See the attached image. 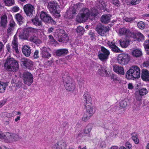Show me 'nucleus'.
<instances>
[{
    "label": "nucleus",
    "mask_w": 149,
    "mask_h": 149,
    "mask_svg": "<svg viewBox=\"0 0 149 149\" xmlns=\"http://www.w3.org/2000/svg\"><path fill=\"white\" fill-rule=\"evenodd\" d=\"M83 13L81 14L77 19L78 22H83L87 20L89 17L90 15L93 18L96 17L98 14V12L96 10L93 9L92 10L91 13L88 9L85 8L83 9Z\"/></svg>",
    "instance_id": "obj_1"
},
{
    "label": "nucleus",
    "mask_w": 149,
    "mask_h": 149,
    "mask_svg": "<svg viewBox=\"0 0 149 149\" xmlns=\"http://www.w3.org/2000/svg\"><path fill=\"white\" fill-rule=\"evenodd\" d=\"M140 76V70L137 66L131 67L126 73V77L128 79H133L139 78Z\"/></svg>",
    "instance_id": "obj_2"
},
{
    "label": "nucleus",
    "mask_w": 149,
    "mask_h": 149,
    "mask_svg": "<svg viewBox=\"0 0 149 149\" xmlns=\"http://www.w3.org/2000/svg\"><path fill=\"white\" fill-rule=\"evenodd\" d=\"M4 65L6 70L8 71H17L19 69L17 62L13 58L7 59Z\"/></svg>",
    "instance_id": "obj_3"
},
{
    "label": "nucleus",
    "mask_w": 149,
    "mask_h": 149,
    "mask_svg": "<svg viewBox=\"0 0 149 149\" xmlns=\"http://www.w3.org/2000/svg\"><path fill=\"white\" fill-rule=\"evenodd\" d=\"M64 86L66 90L72 91L75 88V84L74 81L66 73L62 77Z\"/></svg>",
    "instance_id": "obj_4"
},
{
    "label": "nucleus",
    "mask_w": 149,
    "mask_h": 149,
    "mask_svg": "<svg viewBox=\"0 0 149 149\" xmlns=\"http://www.w3.org/2000/svg\"><path fill=\"white\" fill-rule=\"evenodd\" d=\"M1 139H3L6 142L16 141L20 139L18 135L9 132L3 133Z\"/></svg>",
    "instance_id": "obj_5"
},
{
    "label": "nucleus",
    "mask_w": 149,
    "mask_h": 149,
    "mask_svg": "<svg viewBox=\"0 0 149 149\" xmlns=\"http://www.w3.org/2000/svg\"><path fill=\"white\" fill-rule=\"evenodd\" d=\"M101 49V52L98 54V57L102 61L105 62L109 58L110 52L109 50L103 46H102Z\"/></svg>",
    "instance_id": "obj_6"
},
{
    "label": "nucleus",
    "mask_w": 149,
    "mask_h": 149,
    "mask_svg": "<svg viewBox=\"0 0 149 149\" xmlns=\"http://www.w3.org/2000/svg\"><path fill=\"white\" fill-rule=\"evenodd\" d=\"M23 9L27 16L32 18L35 16V8L32 4L29 3L25 5L24 6Z\"/></svg>",
    "instance_id": "obj_7"
},
{
    "label": "nucleus",
    "mask_w": 149,
    "mask_h": 149,
    "mask_svg": "<svg viewBox=\"0 0 149 149\" xmlns=\"http://www.w3.org/2000/svg\"><path fill=\"white\" fill-rule=\"evenodd\" d=\"M40 17L43 21L46 23H51L53 24L56 23L55 22L53 19L50 15L43 11L40 13Z\"/></svg>",
    "instance_id": "obj_8"
},
{
    "label": "nucleus",
    "mask_w": 149,
    "mask_h": 149,
    "mask_svg": "<svg viewBox=\"0 0 149 149\" xmlns=\"http://www.w3.org/2000/svg\"><path fill=\"white\" fill-rule=\"evenodd\" d=\"M117 59L118 63L121 65H125L130 61V56L127 54L122 53L118 55Z\"/></svg>",
    "instance_id": "obj_9"
},
{
    "label": "nucleus",
    "mask_w": 149,
    "mask_h": 149,
    "mask_svg": "<svg viewBox=\"0 0 149 149\" xmlns=\"http://www.w3.org/2000/svg\"><path fill=\"white\" fill-rule=\"evenodd\" d=\"M23 79L24 84L29 86L33 82V75L30 72H25L23 75Z\"/></svg>",
    "instance_id": "obj_10"
},
{
    "label": "nucleus",
    "mask_w": 149,
    "mask_h": 149,
    "mask_svg": "<svg viewBox=\"0 0 149 149\" xmlns=\"http://www.w3.org/2000/svg\"><path fill=\"white\" fill-rule=\"evenodd\" d=\"M109 30L108 26H105L101 24H97L95 29V30L97 33L101 36H104L105 34L108 32Z\"/></svg>",
    "instance_id": "obj_11"
},
{
    "label": "nucleus",
    "mask_w": 149,
    "mask_h": 149,
    "mask_svg": "<svg viewBox=\"0 0 149 149\" xmlns=\"http://www.w3.org/2000/svg\"><path fill=\"white\" fill-rule=\"evenodd\" d=\"M21 65L23 67L31 69L33 66L32 61L26 58H23L21 59L20 61Z\"/></svg>",
    "instance_id": "obj_12"
},
{
    "label": "nucleus",
    "mask_w": 149,
    "mask_h": 149,
    "mask_svg": "<svg viewBox=\"0 0 149 149\" xmlns=\"http://www.w3.org/2000/svg\"><path fill=\"white\" fill-rule=\"evenodd\" d=\"M47 8L51 13L57 12L59 6L58 3L55 1H52L48 3Z\"/></svg>",
    "instance_id": "obj_13"
},
{
    "label": "nucleus",
    "mask_w": 149,
    "mask_h": 149,
    "mask_svg": "<svg viewBox=\"0 0 149 149\" xmlns=\"http://www.w3.org/2000/svg\"><path fill=\"white\" fill-rule=\"evenodd\" d=\"M41 53L42 54V57L47 58L51 56V49L48 47H44L40 48Z\"/></svg>",
    "instance_id": "obj_14"
},
{
    "label": "nucleus",
    "mask_w": 149,
    "mask_h": 149,
    "mask_svg": "<svg viewBox=\"0 0 149 149\" xmlns=\"http://www.w3.org/2000/svg\"><path fill=\"white\" fill-rule=\"evenodd\" d=\"M67 144L65 141L62 140L54 145L52 149H66Z\"/></svg>",
    "instance_id": "obj_15"
},
{
    "label": "nucleus",
    "mask_w": 149,
    "mask_h": 149,
    "mask_svg": "<svg viewBox=\"0 0 149 149\" xmlns=\"http://www.w3.org/2000/svg\"><path fill=\"white\" fill-rule=\"evenodd\" d=\"M63 33L61 34L59 33L57 35L58 39L59 42H66L69 40V37L68 34L65 33V32L62 30Z\"/></svg>",
    "instance_id": "obj_16"
},
{
    "label": "nucleus",
    "mask_w": 149,
    "mask_h": 149,
    "mask_svg": "<svg viewBox=\"0 0 149 149\" xmlns=\"http://www.w3.org/2000/svg\"><path fill=\"white\" fill-rule=\"evenodd\" d=\"M107 44L108 47L111 49L113 52L115 53H119L121 52L120 49L115 45L114 42L113 41H108Z\"/></svg>",
    "instance_id": "obj_17"
},
{
    "label": "nucleus",
    "mask_w": 149,
    "mask_h": 149,
    "mask_svg": "<svg viewBox=\"0 0 149 149\" xmlns=\"http://www.w3.org/2000/svg\"><path fill=\"white\" fill-rule=\"evenodd\" d=\"M119 33L121 35H125L127 37L131 38L132 32L129 29L125 28H122L119 29Z\"/></svg>",
    "instance_id": "obj_18"
},
{
    "label": "nucleus",
    "mask_w": 149,
    "mask_h": 149,
    "mask_svg": "<svg viewBox=\"0 0 149 149\" xmlns=\"http://www.w3.org/2000/svg\"><path fill=\"white\" fill-rule=\"evenodd\" d=\"M111 17L110 14L103 15L101 17V22L104 24H107L110 22Z\"/></svg>",
    "instance_id": "obj_19"
},
{
    "label": "nucleus",
    "mask_w": 149,
    "mask_h": 149,
    "mask_svg": "<svg viewBox=\"0 0 149 149\" xmlns=\"http://www.w3.org/2000/svg\"><path fill=\"white\" fill-rule=\"evenodd\" d=\"M131 38L139 41H142L144 40V37L143 35L140 32H137L135 33L132 32Z\"/></svg>",
    "instance_id": "obj_20"
},
{
    "label": "nucleus",
    "mask_w": 149,
    "mask_h": 149,
    "mask_svg": "<svg viewBox=\"0 0 149 149\" xmlns=\"http://www.w3.org/2000/svg\"><path fill=\"white\" fill-rule=\"evenodd\" d=\"M22 52L26 56L29 57L31 53L30 47L28 45H24L22 47Z\"/></svg>",
    "instance_id": "obj_21"
},
{
    "label": "nucleus",
    "mask_w": 149,
    "mask_h": 149,
    "mask_svg": "<svg viewBox=\"0 0 149 149\" xmlns=\"http://www.w3.org/2000/svg\"><path fill=\"white\" fill-rule=\"evenodd\" d=\"M113 69L115 72L118 74L123 75L125 74L124 69L123 67L121 66L117 65H114Z\"/></svg>",
    "instance_id": "obj_22"
},
{
    "label": "nucleus",
    "mask_w": 149,
    "mask_h": 149,
    "mask_svg": "<svg viewBox=\"0 0 149 149\" xmlns=\"http://www.w3.org/2000/svg\"><path fill=\"white\" fill-rule=\"evenodd\" d=\"M98 73L102 76L109 77V74L105 69L103 67L100 66L97 71Z\"/></svg>",
    "instance_id": "obj_23"
},
{
    "label": "nucleus",
    "mask_w": 149,
    "mask_h": 149,
    "mask_svg": "<svg viewBox=\"0 0 149 149\" xmlns=\"http://www.w3.org/2000/svg\"><path fill=\"white\" fill-rule=\"evenodd\" d=\"M68 52V50L66 49H59L56 51V55L58 56H61L67 54Z\"/></svg>",
    "instance_id": "obj_24"
},
{
    "label": "nucleus",
    "mask_w": 149,
    "mask_h": 149,
    "mask_svg": "<svg viewBox=\"0 0 149 149\" xmlns=\"http://www.w3.org/2000/svg\"><path fill=\"white\" fill-rule=\"evenodd\" d=\"M141 77L144 81H149V71L147 70H143L142 71Z\"/></svg>",
    "instance_id": "obj_25"
},
{
    "label": "nucleus",
    "mask_w": 149,
    "mask_h": 149,
    "mask_svg": "<svg viewBox=\"0 0 149 149\" xmlns=\"http://www.w3.org/2000/svg\"><path fill=\"white\" fill-rule=\"evenodd\" d=\"M15 26V22L13 20H11L9 22L8 27L7 29V33L8 34H10L12 33Z\"/></svg>",
    "instance_id": "obj_26"
},
{
    "label": "nucleus",
    "mask_w": 149,
    "mask_h": 149,
    "mask_svg": "<svg viewBox=\"0 0 149 149\" xmlns=\"http://www.w3.org/2000/svg\"><path fill=\"white\" fill-rule=\"evenodd\" d=\"M84 101L85 102L86 104H89L91 103L92 98L90 95L87 92H85L84 95Z\"/></svg>",
    "instance_id": "obj_27"
},
{
    "label": "nucleus",
    "mask_w": 149,
    "mask_h": 149,
    "mask_svg": "<svg viewBox=\"0 0 149 149\" xmlns=\"http://www.w3.org/2000/svg\"><path fill=\"white\" fill-rule=\"evenodd\" d=\"M85 105L86 111V113L93 116L94 113L93 111V107L92 104L89 103V104H85Z\"/></svg>",
    "instance_id": "obj_28"
},
{
    "label": "nucleus",
    "mask_w": 149,
    "mask_h": 149,
    "mask_svg": "<svg viewBox=\"0 0 149 149\" xmlns=\"http://www.w3.org/2000/svg\"><path fill=\"white\" fill-rule=\"evenodd\" d=\"M18 42L13 40L12 43V49L13 52H15L16 53H18L19 51L18 49Z\"/></svg>",
    "instance_id": "obj_29"
},
{
    "label": "nucleus",
    "mask_w": 149,
    "mask_h": 149,
    "mask_svg": "<svg viewBox=\"0 0 149 149\" xmlns=\"http://www.w3.org/2000/svg\"><path fill=\"white\" fill-rule=\"evenodd\" d=\"M31 20L34 25L36 26H42V22L38 17H35L34 18L32 19Z\"/></svg>",
    "instance_id": "obj_30"
},
{
    "label": "nucleus",
    "mask_w": 149,
    "mask_h": 149,
    "mask_svg": "<svg viewBox=\"0 0 149 149\" xmlns=\"http://www.w3.org/2000/svg\"><path fill=\"white\" fill-rule=\"evenodd\" d=\"M132 55L136 57H141L142 55V52L141 49H136L134 50L132 52Z\"/></svg>",
    "instance_id": "obj_31"
},
{
    "label": "nucleus",
    "mask_w": 149,
    "mask_h": 149,
    "mask_svg": "<svg viewBox=\"0 0 149 149\" xmlns=\"http://www.w3.org/2000/svg\"><path fill=\"white\" fill-rule=\"evenodd\" d=\"M7 23V17L6 15H3L1 19V24L3 27H5Z\"/></svg>",
    "instance_id": "obj_32"
},
{
    "label": "nucleus",
    "mask_w": 149,
    "mask_h": 149,
    "mask_svg": "<svg viewBox=\"0 0 149 149\" xmlns=\"http://www.w3.org/2000/svg\"><path fill=\"white\" fill-rule=\"evenodd\" d=\"M29 41L36 44H39L40 40L37 37L33 35L31 36L29 38Z\"/></svg>",
    "instance_id": "obj_33"
},
{
    "label": "nucleus",
    "mask_w": 149,
    "mask_h": 149,
    "mask_svg": "<svg viewBox=\"0 0 149 149\" xmlns=\"http://www.w3.org/2000/svg\"><path fill=\"white\" fill-rule=\"evenodd\" d=\"M85 31L84 28L80 26L77 27L76 29V31L79 35H83Z\"/></svg>",
    "instance_id": "obj_34"
},
{
    "label": "nucleus",
    "mask_w": 149,
    "mask_h": 149,
    "mask_svg": "<svg viewBox=\"0 0 149 149\" xmlns=\"http://www.w3.org/2000/svg\"><path fill=\"white\" fill-rule=\"evenodd\" d=\"M129 41L128 40H125L122 41L120 40V43L121 46L123 48H126L129 45Z\"/></svg>",
    "instance_id": "obj_35"
},
{
    "label": "nucleus",
    "mask_w": 149,
    "mask_h": 149,
    "mask_svg": "<svg viewBox=\"0 0 149 149\" xmlns=\"http://www.w3.org/2000/svg\"><path fill=\"white\" fill-rule=\"evenodd\" d=\"M8 85L7 83L3 82H0V93H3L5 91L6 88Z\"/></svg>",
    "instance_id": "obj_36"
},
{
    "label": "nucleus",
    "mask_w": 149,
    "mask_h": 149,
    "mask_svg": "<svg viewBox=\"0 0 149 149\" xmlns=\"http://www.w3.org/2000/svg\"><path fill=\"white\" fill-rule=\"evenodd\" d=\"M19 37L21 39L26 40L28 38V34L26 32L23 31L20 32L19 35Z\"/></svg>",
    "instance_id": "obj_37"
},
{
    "label": "nucleus",
    "mask_w": 149,
    "mask_h": 149,
    "mask_svg": "<svg viewBox=\"0 0 149 149\" xmlns=\"http://www.w3.org/2000/svg\"><path fill=\"white\" fill-rule=\"evenodd\" d=\"M15 18L17 21L19 22V24H22L23 23V18L19 13H17L15 15Z\"/></svg>",
    "instance_id": "obj_38"
},
{
    "label": "nucleus",
    "mask_w": 149,
    "mask_h": 149,
    "mask_svg": "<svg viewBox=\"0 0 149 149\" xmlns=\"http://www.w3.org/2000/svg\"><path fill=\"white\" fill-rule=\"evenodd\" d=\"M92 116L85 113L82 118V120L84 122H86L89 120Z\"/></svg>",
    "instance_id": "obj_39"
},
{
    "label": "nucleus",
    "mask_w": 149,
    "mask_h": 149,
    "mask_svg": "<svg viewBox=\"0 0 149 149\" xmlns=\"http://www.w3.org/2000/svg\"><path fill=\"white\" fill-rule=\"evenodd\" d=\"M132 139L136 144H138L139 143V141L137 137V135L135 132L132 134Z\"/></svg>",
    "instance_id": "obj_40"
},
{
    "label": "nucleus",
    "mask_w": 149,
    "mask_h": 149,
    "mask_svg": "<svg viewBox=\"0 0 149 149\" xmlns=\"http://www.w3.org/2000/svg\"><path fill=\"white\" fill-rule=\"evenodd\" d=\"M6 5L8 6H11L14 4V0H3Z\"/></svg>",
    "instance_id": "obj_41"
},
{
    "label": "nucleus",
    "mask_w": 149,
    "mask_h": 149,
    "mask_svg": "<svg viewBox=\"0 0 149 149\" xmlns=\"http://www.w3.org/2000/svg\"><path fill=\"white\" fill-rule=\"evenodd\" d=\"M92 128V126L91 124L88 125L85 129L84 132L86 134H88L90 132Z\"/></svg>",
    "instance_id": "obj_42"
},
{
    "label": "nucleus",
    "mask_w": 149,
    "mask_h": 149,
    "mask_svg": "<svg viewBox=\"0 0 149 149\" xmlns=\"http://www.w3.org/2000/svg\"><path fill=\"white\" fill-rule=\"evenodd\" d=\"M14 114L13 113H8L5 112H2L1 113V116L3 117L4 116L5 117H6L8 118L13 116Z\"/></svg>",
    "instance_id": "obj_43"
},
{
    "label": "nucleus",
    "mask_w": 149,
    "mask_h": 149,
    "mask_svg": "<svg viewBox=\"0 0 149 149\" xmlns=\"http://www.w3.org/2000/svg\"><path fill=\"white\" fill-rule=\"evenodd\" d=\"M137 26L139 29H143L145 27V24L143 22L140 21L138 22Z\"/></svg>",
    "instance_id": "obj_44"
},
{
    "label": "nucleus",
    "mask_w": 149,
    "mask_h": 149,
    "mask_svg": "<svg viewBox=\"0 0 149 149\" xmlns=\"http://www.w3.org/2000/svg\"><path fill=\"white\" fill-rule=\"evenodd\" d=\"M148 93L147 90L145 88H143L140 90L139 91V93L140 95H146Z\"/></svg>",
    "instance_id": "obj_45"
},
{
    "label": "nucleus",
    "mask_w": 149,
    "mask_h": 149,
    "mask_svg": "<svg viewBox=\"0 0 149 149\" xmlns=\"http://www.w3.org/2000/svg\"><path fill=\"white\" fill-rule=\"evenodd\" d=\"M120 107L121 109L125 107L127 105V102L124 100H122L120 102Z\"/></svg>",
    "instance_id": "obj_46"
},
{
    "label": "nucleus",
    "mask_w": 149,
    "mask_h": 149,
    "mask_svg": "<svg viewBox=\"0 0 149 149\" xmlns=\"http://www.w3.org/2000/svg\"><path fill=\"white\" fill-rule=\"evenodd\" d=\"M111 79L113 81H119V78L117 77L116 75L115 74H113L110 76Z\"/></svg>",
    "instance_id": "obj_47"
},
{
    "label": "nucleus",
    "mask_w": 149,
    "mask_h": 149,
    "mask_svg": "<svg viewBox=\"0 0 149 149\" xmlns=\"http://www.w3.org/2000/svg\"><path fill=\"white\" fill-rule=\"evenodd\" d=\"M39 52L38 50H36L34 53L33 57L34 59H37L39 57Z\"/></svg>",
    "instance_id": "obj_48"
},
{
    "label": "nucleus",
    "mask_w": 149,
    "mask_h": 149,
    "mask_svg": "<svg viewBox=\"0 0 149 149\" xmlns=\"http://www.w3.org/2000/svg\"><path fill=\"white\" fill-rule=\"evenodd\" d=\"M4 45L3 43L0 41V56H1L3 52Z\"/></svg>",
    "instance_id": "obj_49"
},
{
    "label": "nucleus",
    "mask_w": 149,
    "mask_h": 149,
    "mask_svg": "<svg viewBox=\"0 0 149 149\" xmlns=\"http://www.w3.org/2000/svg\"><path fill=\"white\" fill-rule=\"evenodd\" d=\"M135 19L134 17H126L124 19L125 21L128 22H131Z\"/></svg>",
    "instance_id": "obj_50"
},
{
    "label": "nucleus",
    "mask_w": 149,
    "mask_h": 149,
    "mask_svg": "<svg viewBox=\"0 0 149 149\" xmlns=\"http://www.w3.org/2000/svg\"><path fill=\"white\" fill-rule=\"evenodd\" d=\"M112 3L115 6L118 7L120 6V3L118 0H112Z\"/></svg>",
    "instance_id": "obj_51"
},
{
    "label": "nucleus",
    "mask_w": 149,
    "mask_h": 149,
    "mask_svg": "<svg viewBox=\"0 0 149 149\" xmlns=\"http://www.w3.org/2000/svg\"><path fill=\"white\" fill-rule=\"evenodd\" d=\"M6 48L8 51V52L11 53L13 52L12 48L11 49L10 45L8 44L6 45Z\"/></svg>",
    "instance_id": "obj_52"
},
{
    "label": "nucleus",
    "mask_w": 149,
    "mask_h": 149,
    "mask_svg": "<svg viewBox=\"0 0 149 149\" xmlns=\"http://www.w3.org/2000/svg\"><path fill=\"white\" fill-rule=\"evenodd\" d=\"M48 36L49 38V41L50 42H51L52 44L56 43V41L52 35H49Z\"/></svg>",
    "instance_id": "obj_53"
},
{
    "label": "nucleus",
    "mask_w": 149,
    "mask_h": 149,
    "mask_svg": "<svg viewBox=\"0 0 149 149\" xmlns=\"http://www.w3.org/2000/svg\"><path fill=\"white\" fill-rule=\"evenodd\" d=\"M140 0H132L131 2V4L132 5L139 4L140 2Z\"/></svg>",
    "instance_id": "obj_54"
},
{
    "label": "nucleus",
    "mask_w": 149,
    "mask_h": 149,
    "mask_svg": "<svg viewBox=\"0 0 149 149\" xmlns=\"http://www.w3.org/2000/svg\"><path fill=\"white\" fill-rule=\"evenodd\" d=\"M125 146L127 148V149H132V145L128 142H127L125 143Z\"/></svg>",
    "instance_id": "obj_55"
},
{
    "label": "nucleus",
    "mask_w": 149,
    "mask_h": 149,
    "mask_svg": "<svg viewBox=\"0 0 149 149\" xmlns=\"http://www.w3.org/2000/svg\"><path fill=\"white\" fill-rule=\"evenodd\" d=\"M62 125L63 128H65V129L68 128L69 127L68 123L67 122H65L63 123L62 124Z\"/></svg>",
    "instance_id": "obj_56"
},
{
    "label": "nucleus",
    "mask_w": 149,
    "mask_h": 149,
    "mask_svg": "<svg viewBox=\"0 0 149 149\" xmlns=\"http://www.w3.org/2000/svg\"><path fill=\"white\" fill-rule=\"evenodd\" d=\"M23 85V83L21 81H18L16 84V86L17 87H18L19 88L22 87Z\"/></svg>",
    "instance_id": "obj_57"
},
{
    "label": "nucleus",
    "mask_w": 149,
    "mask_h": 149,
    "mask_svg": "<svg viewBox=\"0 0 149 149\" xmlns=\"http://www.w3.org/2000/svg\"><path fill=\"white\" fill-rule=\"evenodd\" d=\"M6 102V100H3L1 101H0V108L3 106Z\"/></svg>",
    "instance_id": "obj_58"
},
{
    "label": "nucleus",
    "mask_w": 149,
    "mask_h": 149,
    "mask_svg": "<svg viewBox=\"0 0 149 149\" xmlns=\"http://www.w3.org/2000/svg\"><path fill=\"white\" fill-rule=\"evenodd\" d=\"M19 9V8L17 6H15L12 9V11L13 12H16L18 11Z\"/></svg>",
    "instance_id": "obj_59"
},
{
    "label": "nucleus",
    "mask_w": 149,
    "mask_h": 149,
    "mask_svg": "<svg viewBox=\"0 0 149 149\" xmlns=\"http://www.w3.org/2000/svg\"><path fill=\"white\" fill-rule=\"evenodd\" d=\"M149 65V62L148 61H146L144 62L143 64V67H147Z\"/></svg>",
    "instance_id": "obj_60"
},
{
    "label": "nucleus",
    "mask_w": 149,
    "mask_h": 149,
    "mask_svg": "<svg viewBox=\"0 0 149 149\" xmlns=\"http://www.w3.org/2000/svg\"><path fill=\"white\" fill-rule=\"evenodd\" d=\"M128 88L129 89L132 90L134 88L132 84V83H130L128 85Z\"/></svg>",
    "instance_id": "obj_61"
},
{
    "label": "nucleus",
    "mask_w": 149,
    "mask_h": 149,
    "mask_svg": "<svg viewBox=\"0 0 149 149\" xmlns=\"http://www.w3.org/2000/svg\"><path fill=\"white\" fill-rule=\"evenodd\" d=\"M57 12V11L55 13H55V14H54V15L56 18H58L60 17V15L59 13H58Z\"/></svg>",
    "instance_id": "obj_62"
},
{
    "label": "nucleus",
    "mask_w": 149,
    "mask_h": 149,
    "mask_svg": "<svg viewBox=\"0 0 149 149\" xmlns=\"http://www.w3.org/2000/svg\"><path fill=\"white\" fill-rule=\"evenodd\" d=\"M54 29V28L52 27L49 28L48 30V32L49 33H51L52 32Z\"/></svg>",
    "instance_id": "obj_63"
},
{
    "label": "nucleus",
    "mask_w": 149,
    "mask_h": 149,
    "mask_svg": "<svg viewBox=\"0 0 149 149\" xmlns=\"http://www.w3.org/2000/svg\"><path fill=\"white\" fill-rule=\"evenodd\" d=\"M118 147L117 146H113L111 147L110 149H118Z\"/></svg>",
    "instance_id": "obj_64"
}]
</instances>
